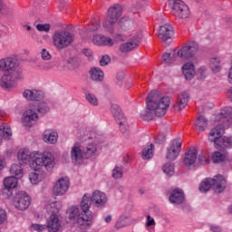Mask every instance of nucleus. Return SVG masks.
I'll use <instances>...</instances> for the list:
<instances>
[{"label":"nucleus","instance_id":"nucleus-1","mask_svg":"<svg viewBox=\"0 0 232 232\" xmlns=\"http://www.w3.org/2000/svg\"><path fill=\"white\" fill-rule=\"evenodd\" d=\"M17 157L21 166L28 164L32 160V168L34 171L43 169V168L46 171H52L55 168V158L48 151L41 154L39 152H31L30 150L24 148L18 151Z\"/></svg>","mask_w":232,"mask_h":232},{"label":"nucleus","instance_id":"nucleus-2","mask_svg":"<svg viewBox=\"0 0 232 232\" xmlns=\"http://www.w3.org/2000/svg\"><path fill=\"white\" fill-rule=\"evenodd\" d=\"M171 101L168 96L160 95L159 91H152L147 97L146 110L142 111L140 117L143 121H153V117H164L169 108Z\"/></svg>","mask_w":232,"mask_h":232},{"label":"nucleus","instance_id":"nucleus-3","mask_svg":"<svg viewBox=\"0 0 232 232\" xmlns=\"http://www.w3.org/2000/svg\"><path fill=\"white\" fill-rule=\"evenodd\" d=\"M232 109L229 107H227L223 109L219 114V124L213 129L210 130L208 140L209 142H213L215 146L218 144V140H220L224 130L229 128V126H232Z\"/></svg>","mask_w":232,"mask_h":232},{"label":"nucleus","instance_id":"nucleus-4","mask_svg":"<svg viewBox=\"0 0 232 232\" xmlns=\"http://www.w3.org/2000/svg\"><path fill=\"white\" fill-rule=\"evenodd\" d=\"M82 209V216L78 218V226L81 227H88L92 226V220H93V214L90 211L92 206V196L90 194H84L80 203Z\"/></svg>","mask_w":232,"mask_h":232},{"label":"nucleus","instance_id":"nucleus-5","mask_svg":"<svg viewBox=\"0 0 232 232\" xmlns=\"http://www.w3.org/2000/svg\"><path fill=\"white\" fill-rule=\"evenodd\" d=\"M211 188L216 193H222L226 189V179H224V176L216 175L214 179H205L199 185V191L207 193Z\"/></svg>","mask_w":232,"mask_h":232},{"label":"nucleus","instance_id":"nucleus-6","mask_svg":"<svg viewBox=\"0 0 232 232\" xmlns=\"http://www.w3.org/2000/svg\"><path fill=\"white\" fill-rule=\"evenodd\" d=\"M121 15H122V5H114L109 8L107 16L103 22V27L109 34H113V25L119 21Z\"/></svg>","mask_w":232,"mask_h":232},{"label":"nucleus","instance_id":"nucleus-7","mask_svg":"<svg viewBox=\"0 0 232 232\" xmlns=\"http://www.w3.org/2000/svg\"><path fill=\"white\" fill-rule=\"evenodd\" d=\"M73 34L68 31H56L53 35V46L57 50H64V48H68L73 43Z\"/></svg>","mask_w":232,"mask_h":232},{"label":"nucleus","instance_id":"nucleus-8","mask_svg":"<svg viewBox=\"0 0 232 232\" xmlns=\"http://www.w3.org/2000/svg\"><path fill=\"white\" fill-rule=\"evenodd\" d=\"M172 6V12L178 19H188L190 15L189 7L182 0H169Z\"/></svg>","mask_w":232,"mask_h":232},{"label":"nucleus","instance_id":"nucleus-9","mask_svg":"<svg viewBox=\"0 0 232 232\" xmlns=\"http://www.w3.org/2000/svg\"><path fill=\"white\" fill-rule=\"evenodd\" d=\"M197 53H198V44L196 42H189L178 51V57L183 60L193 59Z\"/></svg>","mask_w":232,"mask_h":232},{"label":"nucleus","instance_id":"nucleus-10","mask_svg":"<svg viewBox=\"0 0 232 232\" xmlns=\"http://www.w3.org/2000/svg\"><path fill=\"white\" fill-rule=\"evenodd\" d=\"M180 151H182V140L179 139L173 140L167 148V160H177L179 155H180Z\"/></svg>","mask_w":232,"mask_h":232},{"label":"nucleus","instance_id":"nucleus-11","mask_svg":"<svg viewBox=\"0 0 232 232\" xmlns=\"http://www.w3.org/2000/svg\"><path fill=\"white\" fill-rule=\"evenodd\" d=\"M140 41H142V32L139 31L132 34L129 42L120 45V52L126 53L131 52V50H135L140 44Z\"/></svg>","mask_w":232,"mask_h":232},{"label":"nucleus","instance_id":"nucleus-12","mask_svg":"<svg viewBox=\"0 0 232 232\" xmlns=\"http://www.w3.org/2000/svg\"><path fill=\"white\" fill-rule=\"evenodd\" d=\"M111 114L114 117V120L120 126V130L121 133H126L128 131V123L126 122V119L124 118V114L122 113V110L119 105H111Z\"/></svg>","mask_w":232,"mask_h":232},{"label":"nucleus","instance_id":"nucleus-13","mask_svg":"<svg viewBox=\"0 0 232 232\" xmlns=\"http://www.w3.org/2000/svg\"><path fill=\"white\" fill-rule=\"evenodd\" d=\"M31 202L32 199L30 198V196L24 191L18 192L14 200L15 208L19 209L20 211L28 209V208H30Z\"/></svg>","mask_w":232,"mask_h":232},{"label":"nucleus","instance_id":"nucleus-14","mask_svg":"<svg viewBox=\"0 0 232 232\" xmlns=\"http://www.w3.org/2000/svg\"><path fill=\"white\" fill-rule=\"evenodd\" d=\"M37 121H39V114L34 109H27L22 116V124L25 128H32V126H35L37 124Z\"/></svg>","mask_w":232,"mask_h":232},{"label":"nucleus","instance_id":"nucleus-15","mask_svg":"<svg viewBox=\"0 0 232 232\" xmlns=\"http://www.w3.org/2000/svg\"><path fill=\"white\" fill-rule=\"evenodd\" d=\"M70 188V179L68 178L59 179L53 186V193L56 197H63Z\"/></svg>","mask_w":232,"mask_h":232},{"label":"nucleus","instance_id":"nucleus-16","mask_svg":"<svg viewBox=\"0 0 232 232\" xmlns=\"http://www.w3.org/2000/svg\"><path fill=\"white\" fill-rule=\"evenodd\" d=\"M19 68V61L12 56L0 60V72H14Z\"/></svg>","mask_w":232,"mask_h":232},{"label":"nucleus","instance_id":"nucleus-17","mask_svg":"<svg viewBox=\"0 0 232 232\" xmlns=\"http://www.w3.org/2000/svg\"><path fill=\"white\" fill-rule=\"evenodd\" d=\"M17 184V178L14 176L7 177L4 179L3 195H5V198L12 197Z\"/></svg>","mask_w":232,"mask_h":232},{"label":"nucleus","instance_id":"nucleus-18","mask_svg":"<svg viewBox=\"0 0 232 232\" xmlns=\"http://www.w3.org/2000/svg\"><path fill=\"white\" fill-rule=\"evenodd\" d=\"M91 202L94 208H104L108 202V197L104 194V192L95 190L91 196Z\"/></svg>","mask_w":232,"mask_h":232},{"label":"nucleus","instance_id":"nucleus-19","mask_svg":"<svg viewBox=\"0 0 232 232\" xmlns=\"http://www.w3.org/2000/svg\"><path fill=\"white\" fill-rule=\"evenodd\" d=\"M70 155L73 164H81L84 156V150L81 148V144L75 143L71 149Z\"/></svg>","mask_w":232,"mask_h":232},{"label":"nucleus","instance_id":"nucleus-20","mask_svg":"<svg viewBox=\"0 0 232 232\" xmlns=\"http://www.w3.org/2000/svg\"><path fill=\"white\" fill-rule=\"evenodd\" d=\"M158 35L163 43H168V41L173 37V25L169 24L161 25L160 27Z\"/></svg>","mask_w":232,"mask_h":232},{"label":"nucleus","instance_id":"nucleus-21","mask_svg":"<svg viewBox=\"0 0 232 232\" xmlns=\"http://www.w3.org/2000/svg\"><path fill=\"white\" fill-rule=\"evenodd\" d=\"M188 102H189V94L188 92H181L178 96L176 104L173 105L174 111L184 110V108L188 106Z\"/></svg>","mask_w":232,"mask_h":232},{"label":"nucleus","instance_id":"nucleus-22","mask_svg":"<svg viewBox=\"0 0 232 232\" xmlns=\"http://www.w3.org/2000/svg\"><path fill=\"white\" fill-rule=\"evenodd\" d=\"M197 149L196 148H189L188 150L185 153V157L183 160L184 165L187 168H189V166H194L197 162Z\"/></svg>","mask_w":232,"mask_h":232},{"label":"nucleus","instance_id":"nucleus-23","mask_svg":"<svg viewBox=\"0 0 232 232\" xmlns=\"http://www.w3.org/2000/svg\"><path fill=\"white\" fill-rule=\"evenodd\" d=\"M47 228L49 232H58L61 229V221L57 214L51 215L47 219Z\"/></svg>","mask_w":232,"mask_h":232},{"label":"nucleus","instance_id":"nucleus-24","mask_svg":"<svg viewBox=\"0 0 232 232\" xmlns=\"http://www.w3.org/2000/svg\"><path fill=\"white\" fill-rule=\"evenodd\" d=\"M57 139H59V134L57 131L48 129L44 131L43 140L46 142V144H55L57 142Z\"/></svg>","mask_w":232,"mask_h":232},{"label":"nucleus","instance_id":"nucleus-25","mask_svg":"<svg viewBox=\"0 0 232 232\" xmlns=\"http://www.w3.org/2000/svg\"><path fill=\"white\" fill-rule=\"evenodd\" d=\"M182 72L187 81H191V79H193L197 73L195 71V64H193L191 62L183 64Z\"/></svg>","mask_w":232,"mask_h":232},{"label":"nucleus","instance_id":"nucleus-26","mask_svg":"<svg viewBox=\"0 0 232 232\" xmlns=\"http://www.w3.org/2000/svg\"><path fill=\"white\" fill-rule=\"evenodd\" d=\"M92 43L96 46H113V40L111 38L101 34L94 35Z\"/></svg>","mask_w":232,"mask_h":232},{"label":"nucleus","instance_id":"nucleus-27","mask_svg":"<svg viewBox=\"0 0 232 232\" xmlns=\"http://www.w3.org/2000/svg\"><path fill=\"white\" fill-rule=\"evenodd\" d=\"M169 200L171 204H182V202H184V191L179 188L174 189L171 192Z\"/></svg>","mask_w":232,"mask_h":232},{"label":"nucleus","instance_id":"nucleus-28","mask_svg":"<svg viewBox=\"0 0 232 232\" xmlns=\"http://www.w3.org/2000/svg\"><path fill=\"white\" fill-rule=\"evenodd\" d=\"M98 146L95 142H89L83 147V155L86 159H92L97 155Z\"/></svg>","mask_w":232,"mask_h":232},{"label":"nucleus","instance_id":"nucleus-29","mask_svg":"<svg viewBox=\"0 0 232 232\" xmlns=\"http://www.w3.org/2000/svg\"><path fill=\"white\" fill-rule=\"evenodd\" d=\"M208 124L209 121H208V118H206L204 115L198 117L195 121L196 130H198V131H206Z\"/></svg>","mask_w":232,"mask_h":232},{"label":"nucleus","instance_id":"nucleus-30","mask_svg":"<svg viewBox=\"0 0 232 232\" xmlns=\"http://www.w3.org/2000/svg\"><path fill=\"white\" fill-rule=\"evenodd\" d=\"M61 208H63V203L61 201L53 200L46 205V211L51 215H57V213L61 211Z\"/></svg>","mask_w":232,"mask_h":232},{"label":"nucleus","instance_id":"nucleus-31","mask_svg":"<svg viewBox=\"0 0 232 232\" xmlns=\"http://www.w3.org/2000/svg\"><path fill=\"white\" fill-rule=\"evenodd\" d=\"M91 79L96 82H101L104 80V72L99 67H93L90 70Z\"/></svg>","mask_w":232,"mask_h":232},{"label":"nucleus","instance_id":"nucleus-32","mask_svg":"<svg viewBox=\"0 0 232 232\" xmlns=\"http://www.w3.org/2000/svg\"><path fill=\"white\" fill-rule=\"evenodd\" d=\"M0 86L4 90H10L14 86V81H12V76L9 74H5L0 79Z\"/></svg>","mask_w":232,"mask_h":232},{"label":"nucleus","instance_id":"nucleus-33","mask_svg":"<svg viewBox=\"0 0 232 232\" xmlns=\"http://www.w3.org/2000/svg\"><path fill=\"white\" fill-rule=\"evenodd\" d=\"M0 136L6 140H10L12 137V129L6 123H0Z\"/></svg>","mask_w":232,"mask_h":232},{"label":"nucleus","instance_id":"nucleus-34","mask_svg":"<svg viewBox=\"0 0 232 232\" xmlns=\"http://www.w3.org/2000/svg\"><path fill=\"white\" fill-rule=\"evenodd\" d=\"M131 223V219L128 216H121L115 225V227L117 229H122V227H126V226H130Z\"/></svg>","mask_w":232,"mask_h":232},{"label":"nucleus","instance_id":"nucleus-35","mask_svg":"<svg viewBox=\"0 0 232 232\" xmlns=\"http://www.w3.org/2000/svg\"><path fill=\"white\" fill-rule=\"evenodd\" d=\"M218 150H226V148H232L231 139L227 137H222L220 140L216 143Z\"/></svg>","mask_w":232,"mask_h":232},{"label":"nucleus","instance_id":"nucleus-36","mask_svg":"<svg viewBox=\"0 0 232 232\" xmlns=\"http://www.w3.org/2000/svg\"><path fill=\"white\" fill-rule=\"evenodd\" d=\"M177 57H179L178 53H164L162 55L163 63L165 64H173L177 61Z\"/></svg>","mask_w":232,"mask_h":232},{"label":"nucleus","instance_id":"nucleus-37","mask_svg":"<svg viewBox=\"0 0 232 232\" xmlns=\"http://www.w3.org/2000/svg\"><path fill=\"white\" fill-rule=\"evenodd\" d=\"M153 151H154L153 144L147 145L142 150L141 157H142L143 160H150V159H152Z\"/></svg>","mask_w":232,"mask_h":232},{"label":"nucleus","instance_id":"nucleus-38","mask_svg":"<svg viewBox=\"0 0 232 232\" xmlns=\"http://www.w3.org/2000/svg\"><path fill=\"white\" fill-rule=\"evenodd\" d=\"M220 63H222V61L218 57H212L210 59V63H209L210 68L216 73H218V72H219L222 69V66L220 65Z\"/></svg>","mask_w":232,"mask_h":232},{"label":"nucleus","instance_id":"nucleus-39","mask_svg":"<svg viewBox=\"0 0 232 232\" xmlns=\"http://www.w3.org/2000/svg\"><path fill=\"white\" fill-rule=\"evenodd\" d=\"M10 173L11 175H14L16 179L23 178V168L21 165L13 164L10 168Z\"/></svg>","mask_w":232,"mask_h":232},{"label":"nucleus","instance_id":"nucleus-40","mask_svg":"<svg viewBox=\"0 0 232 232\" xmlns=\"http://www.w3.org/2000/svg\"><path fill=\"white\" fill-rule=\"evenodd\" d=\"M68 213L70 220L77 218V224H79V217H82V214H79V208L72 207L71 208H69Z\"/></svg>","mask_w":232,"mask_h":232},{"label":"nucleus","instance_id":"nucleus-41","mask_svg":"<svg viewBox=\"0 0 232 232\" xmlns=\"http://www.w3.org/2000/svg\"><path fill=\"white\" fill-rule=\"evenodd\" d=\"M43 179H44V176L37 172H31L29 174V179L31 184H39V182H41Z\"/></svg>","mask_w":232,"mask_h":232},{"label":"nucleus","instance_id":"nucleus-42","mask_svg":"<svg viewBox=\"0 0 232 232\" xmlns=\"http://www.w3.org/2000/svg\"><path fill=\"white\" fill-rule=\"evenodd\" d=\"M162 169L168 175V177H173V175H175V165L172 163H166L163 165Z\"/></svg>","mask_w":232,"mask_h":232},{"label":"nucleus","instance_id":"nucleus-43","mask_svg":"<svg viewBox=\"0 0 232 232\" xmlns=\"http://www.w3.org/2000/svg\"><path fill=\"white\" fill-rule=\"evenodd\" d=\"M226 159V156H224V154H222L219 151H215L212 154V160L215 164H218L220 162H223V160Z\"/></svg>","mask_w":232,"mask_h":232},{"label":"nucleus","instance_id":"nucleus-44","mask_svg":"<svg viewBox=\"0 0 232 232\" xmlns=\"http://www.w3.org/2000/svg\"><path fill=\"white\" fill-rule=\"evenodd\" d=\"M131 24H133V22L126 17L121 18L119 22L120 28H123V30H128Z\"/></svg>","mask_w":232,"mask_h":232},{"label":"nucleus","instance_id":"nucleus-45","mask_svg":"<svg viewBox=\"0 0 232 232\" xmlns=\"http://www.w3.org/2000/svg\"><path fill=\"white\" fill-rule=\"evenodd\" d=\"M124 175V172L122 171V166H116L113 169H112V177L113 179H122Z\"/></svg>","mask_w":232,"mask_h":232},{"label":"nucleus","instance_id":"nucleus-46","mask_svg":"<svg viewBox=\"0 0 232 232\" xmlns=\"http://www.w3.org/2000/svg\"><path fill=\"white\" fill-rule=\"evenodd\" d=\"M86 101H88L92 106H99V100H97V96L92 93H86Z\"/></svg>","mask_w":232,"mask_h":232},{"label":"nucleus","instance_id":"nucleus-47","mask_svg":"<svg viewBox=\"0 0 232 232\" xmlns=\"http://www.w3.org/2000/svg\"><path fill=\"white\" fill-rule=\"evenodd\" d=\"M33 99L31 101H43L44 99V92L43 91L32 90Z\"/></svg>","mask_w":232,"mask_h":232},{"label":"nucleus","instance_id":"nucleus-48","mask_svg":"<svg viewBox=\"0 0 232 232\" xmlns=\"http://www.w3.org/2000/svg\"><path fill=\"white\" fill-rule=\"evenodd\" d=\"M37 108H38L37 111H39V113H48V111H50L48 104L44 102H40Z\"/></svg>","mask_w":232,"mask_h":232},{"label":"nucleus","instance_id":"nucleus-49","mask_svg":"<svg viewBox=\"0 0 232 232\" xmlns=\"http://www.w3.org/2000/svg\"><path fill=\"white\" fill-rule=\"evenodd\" d=\"M41 58L43 59V61H50L52 59V54L50 53V51L46 49H42Z\"/></svg>","mask_w":232,"mask_h":232},{"label":"nucleus","instance_id":"nucleus-50","mask_svg":"<svg viewBox=\"0 0 232 232\" xmlns=\"http://www.w3.org/2000/svg\"><path fill=\"white\" fill-rule=\"evenodd\" d=\"M53 68H55V63L53 62L44 63L42 65V70H44V72H50V70H53Z\"/></svg>","mask_w":232,"mask_h":232},{"label":"nucleus","instance_id":"nucleus-51","mask_svg":"<svg viewBox=\"0 0 232 232\" xmlns=\"http://www.w3.org/2000/svg\"><path fill=\"white\" fill-rule=\"evenodd\" d=\"M101 28V21H94L92 25L89 27V32H97Z\"/></svg>","mask_w":232,"mask_h":232},{"label":"nucleus","instance_id":"nucleus-52","mask_svg":"<svg viewBox=\"0 0 232 232\" xmlns=\"http://www.w3.org/2000/svg\"><path fill=\"white\" fill-rule=\"evenodd\" d=\"M8 220V216L6 214V210L0 208V226L1 224H5Z\"/></svg>","mask_w":232,"mask_h":232},{"label":"nucleus","instance_id":"nucleus-53","mask_svg":"<svg viewBox=\"0 0 232 232\" xmlns=\"http://www.w3.org/2000/svg\"><path fill=\"white\" fill-rule=\"evenodd\" d=\"M36 29L38 30V32H50V24H38L36 25Z\"/></svg>","mask_w":232,"mask_h":232},{"label":"nucleus","instance_id":"nucleus-54","mask_svg":"<svg viewBox=\"0 0 232 232\" xmlns=\"http://www.w3.org/2000/svg\"><path fill=\"white\" fill-rule=\"evenodd\" d=\"M34 92H32V90L26 89L23 92V97L24 99H26V101H32Z\"/></svg>","mask_w":232,"mask_h":232},{"label":"nucleus","instance_id":"nucleus-55","mask_svg":"<svg viewBox=\"0 0 232 232\" xmlns=\"http://www.w3.org/2000/svg\"><path fill=\"white\" fill-rule=\"evenodd\" d=\"M111 61V59L110 58L109 55H103L100 60V65L108 66V64H110Z\"/></svg>","mask_w":232,"mask_h":232},{"label":"nucleus","instance_id":"nucleus-56","mask_svg":"<svg viewBox=\"0 0 232 232\" xmlns=\"http://www.w3.org/2000/svg\"><path fill=\"white\" fill-rule=\"evenodd\" d=\"M32 229L37 232H43L44 229H46L45 225H39V224H32L31 225Z\"/></svg>","mask_w":232,"mask_h":232},{"label":"nucleus","instance_id":"nucleus-57","mask_svg":"<svg viewBox=\"0 0 232 232\" xmlns=\"http://www.w3.org/2000/svg\"><path fill=\"white\" fill-rule=\"evenodd\" d=\"M198 160L201 164H209V161L208 160V158L206 157V155H204V153L198 155Z\"/></svg>","mask_w":232,"mask_h":232},{"label":"nucleus","instance_id":"nucleus-58","mask_svg":"<svg viewBox=\"0 0 232 232\" xmlns=\"http://www.w3.org/2000/svg\"><path fill=\"white\" fill-rule=\"evenodd\" d=\"M147 227H151V226H156L155 218H151V216H147V222H146Z\"/></svg>","mask_w":232,"mask_h":232},{"label":"nucleus","instance_id":"nucleus-59","mask_svg":"<svg viewBox=\"0 0 232 232\" xmlns=\"http://www.w3.org/2000/svg\"><path fill=\"white\" fill-rule=\"evenodd\" d=\"M198 73L200 74V79H206L208 69H206V67H200L198 71Z\"/></svg>","mask_w":232,"mask_h":232},{"label":"nucleus","instance_id":"nucleus-60","mask_svg":"<svg viewBox=\"0 0 232 232\" xmlns=\"http://www.w3.org/2000/svg\"><path fill=\"white\" fill-rule=\"evenodd\" d=\"M6 166V162L5 161V157L0 156V169H3Z\"/></svg>","mask_w":232,"mask_h":232},{"label":"nucleus","instance_id":"nucleus-61","mask_svg":"<svg viewBox=\"0 0 232 232\" xmlns=\"http://www.w3.org/2000/svg\"><path fill=\"white\" fill-rule=\"evenodd\" d=\"M83 53L84 55H86V57H88V59H92V50L85 49L83 51Z\"/></svg>","mask_w":232,"mask_h":232},{"label":"nucleus","instance_id":"nucleus-62","mask_svg":"<svg viewBox=\"0 0 232 232\" xmlns=\"http://www.w3.org/2000/svg\"><path fill=\"white\" fill-rule=\"evenodd\" d=\"M211 231L213 232H222V227H218V226H212L210 227Z\"/></svg>","mask_w":232,"mask_h":232},{"label":"nucleus","instance_id":"nucleus-63","mask_svg":"<svg viewBox=\"0 0 232 232\" xmlns=\"http://www.w3.org/2000/svg\"><path fill=\"white\" fill-rule=\"evenodd\" d=\"M18 75L15 76V79H17L18 81L23 79V70L22 69H18L17 70Z\"/></svg>","mask_w":232,"mask_h":232},{"label":"nucleus","instance_id":"nucleus-64","mask_svg":"<svg viewBox=\"0 0 232 232\" xmlns=\"http://www.w3.org/2000/svg\"><path fill=\"white\" fill-rule=\"evenodd\" d=\"M228 82L232 84V68L229 69Z\"/></svg>","mask_w":232,"mask_h":232}]
</instances>
